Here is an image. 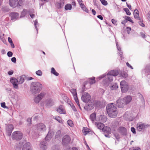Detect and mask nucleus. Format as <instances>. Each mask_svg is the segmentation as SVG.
Instances as JSON below:
<instances>
[{
    "instance_id": "nucleus-1",
    "label": "nucleus",
    "mask_w": 150,
    "mask_h": 150,
    "mask_svg": "<svg viewBox=\"0 0 150 150\" xmlns=\"http://www.w3.org/2000/svg\"><path fill=\"white\" fill-rule=\"evenodd\" d=\"M106 110L109 116L111 117H115L118 113L117 108L113 103L109 104L107 105Z\"/></svg>"
},
{
    "instance_id": "nucleus-2",
    "label": "nucleus",
    "mask_w": 150,
    "mask_h": 150,
    "mask_svg": "<svg viewBox=\"0 0 150 150\" xmlns=\"http://www.w3.org/2000/svg\"><path fill=\"white\" fill-rule=\"evenodd\" d=\"M42 85L39 82H32L31 84V91L33 93H37L40 92L42 88Z\"/></svg>"
},
{
    "instance_id": "nucleus-3",
    "label": "nucleus",
    "mask_w": 150,
    "mask_h": 150,
    "mask_svg": "<svg viewBox=\"0 0 150 150\" xmlns=\"http://www.w3.org/2000/svg\"><path fill=\"white\" fill-rule=\"evenodd\" d=\"M34 127L38 133H42L45 131L46 129V126L42 123H40L35 125Z\"/></svg>"
},
{
    "instance_id": "nucleus-4",
    "label": "nucleus",
    "mask_w": 150,
    "mask_h": 150,
    "mask_svg": "<svg viewBox=\"0 0 150 150\" xmlns=\"http://www.w3.org/2000/svg\"><path fill=\"white\" fill-rule=\"evenodd\" d=\"M23 136V134L20 131H16L12 134L11 138L14 140L18 141L21 140Z\"/></svg>"
},
{
    "instance_id": "nucleus-5",
    "label": "nucleus",
    "mask_w": 150,
    "mask_h": 150,
    "mask_svg": "<svg viewBox=\"0 0 150 150\" xmlns=\"http://www.w3.org/2000/svg\"><path fill=\"white\" fill-rule=\"evenodd\" d=\"M120 88L122 93L127 92L128 90L129 86L128 83L125 81L123 80L120 82Z\"/></svg>"
},
{
    "instance_id": "nucleus-6",
    "label": "nucleus",
    "mask_w": 150,
    "mask_h": 150,
    "mask_svg": "<svg viewBox=\"0 0 150 150\" xmlns=\"http://www.w3.org/2000/svg\"><path fill=\"white\" fill-rule=\"evenodd\" d=\"M46 93L45 91H41L37 96H35L34 98V101L36 103H38L45 96Z\"/></svg>"
},
{
    "instance_id": "nucleus-7",
    "label": "nucleus",
    "mask_w": 150,
    "mask_h": 150,
    "mask_svg": "<svg viewBox=\"0 0 150 150\" xmlns=\"http://www.w3.org/2000/svg\"><path fill=\"white\" fill-rule=\"evenodd\" d=\"M149 126V125L144 123L139 122L137 124V129L139 131L145 129Z\"/></svg>"
},
{
    "instance_id": "nucleus-8",
    "label": "nucleus",
    "mask_w": 150,
    "mask_h": 150,
    "mask_svg": "<svg viewBox=\"0 0 150 150\" xmlns=\"http://www.w3.org/2000/svg\"><path fill=\"white\" fill-rule=\"evenodd\" d=\"M105 76H106V81L105 82L107 83L109 82H111L112 81V76L111 75H110L108 73L107 74H105L103 75H101L99 77V79H100L105 77Z\"/></svg>"
},
{
    "instance_id": "nucleus-9",
    "label": "nucleus",
    "mask_w": 150,
    "mask_h": 150,
    "mask_svg": "<svg viewBox=\"0 0 150 150\" xmlns=\"http://www.w3.org/2000/svg\"><path fill=\"white\" fill-rule=\"evenodd\" d=\"M91 98V97L89 94L86 92L83 94L81 97V100L85 103L88 102Z\"/></svg>"
},
{
    "instance_id": "nucleus-10",
    "label": "nucleus",
    "mask_w": 150,
    "mask_h": 150,
    "mask_svg": "<svg viewBox=\"0 0 150 150\" xmlns=\"http://www.w3.org/2000/svg\"><path fill=\"white\" fill-rule=\"evenodd\" d=\"M6 129L7 135L8 136H10L13 129V126L11 124L8 125L6 126Z\"/></svg>"
},
{
    "instance_id": "nucleus-11",
    "label": "nucleus",
    "mask_w": 150,
    "mask_h": 150,
    "mask_svg": "<svg viewBox=\"0 0 150 150\" xmlns=\"http://www.w3.org/2000/svg\"><path fill=\"white\" fill-rule=\"evenodd\" d=\"M118 132L123 136H126L127 134V131L126 128L120 127L117 129Z\"/></svg>"
},
{
    "instance_id": "nucleus-12",
    "label": "nucleus",
    "mask_w": 150,
    "mask_h": 150,
    "mask_svg": "<svg viewBox=\"0 0 150 150\" xmlns=\"http://www.w3.org/2000/svg\"><path fill=\"white\" fill-rule=\"evenodd\" d=\"M10 81L15 88H18V81L17 79L15 78H11Z\"/></svg>"
},
{
    "instance_id": "nucleus-13",
    "label": "nucleus",
    "mask_w": 150,
    "mask_h": 150,
    "mask_svg": "<svg viewBox=\"0 0 150 150\" xmlns=\"http://www.w3.org/2000/svg\"><path fill=\"white\" fill-rule=\"evenodd\" d=\"M71 140V138L68 135H66L62 139V144L64 145H66L69 143Z\"/></svg>"
},
{
    "instance_id": "nucleus-14",
    "label": "nucleus",
    "mask_w": 150,
    "mask_h": 150,
    "mask_svg": "<svg viewBox=\"0 0 150 150\" xmlns=\"http://www.w3.org/2000/svg\"><path fill=\"white\" fill-rule=\"evenodd\" d=\"M22 150H32L30 144L29 142H27L23 144L22 147Z\"/></svg>"
},
{
    "instance_id": "nucleus-15",
    "label": "nucleus",
    "mask_w": 150,
    "mask_h": 150,
    "mask_svg": "<svg viewBox=\"0 0 150 150\" xmlns=\"http://www.w3.org/2000/svg\"><path fill=\"white\" fill-rule=\"evenodd\" d=\"M19 14L16 12H12L10 14L11 20L14 21L16 20L19 17Z\"/></svg>"
},
{
    "instance_id": "nucleus-16",
    "label": "nucleus",
    "mask_w": 150,
    "mask_h": 150,
    "mask_svg": "<svg viewBox=\"0 0 150 150\" xmlns=\"http://www.w3.org/2000/svg\"><path fill=\"white\" fill-rule=\"evenodd\" d=\"M116 102L117 105L119 108H122L125 105L122 98H119L118 99Z\"/></svg>"
},
{
    "instance_id": "nucleus-17",
    "label": "nucleus",
    "mask_w": 150,
    "mask_h": 150,
    "mask_svg": "<svg viewBox=\"0 0 150 150\" xmlns=\"http://www.w3.org/2000/svg\"><path fill=\"white\" fill-rule=\"evenodd\" d=\"M125 105L130 103L132 100V97L130 96H127L122 99Z\"/></svg>"
},
{
    "instance_id": "nucleus-18",
    "label": "nucleus",
    "mask_w": 150,
    "mask_h": 150,
    "mask_svg": "<svg viewBox=\"0 0 150 150\" xmlns=\"http://www.w3.org/2000/svg\"><path fill=\"white\" fill-rule=\"evenodd\" d=\"M47 143L45 140L43 141L40 145V147L42 150H45L47 149Z\"/></svg>"
},
{
    "instance_id": "nucleus-19",
    "label": "nucleus",
    "mask_w": 150,
    "mask_h": 150,
    "mask_svg": "<svg viewBox=\"0 0 150 150\" xmlns=\"http://www.w3.org/2000/svg\"><path fill=\"white\" fill-rule=\"evenodd\" d=\"M93 108V104L92 102H90L89 103L85 106L84 107V109L87 110H90L92 109Z\"/></svg>"
},
{
    "instance_id": "nucleus-20",
    "label": "nucleus",
    "mask_w": 150,
    "mask_h": 150,
    "mask_svg": "<svg viewBox=\"0 0 150 150\" xmlns=\"http://www.w3.org/2000/svg\"><path fill=\"white\" fill-rule=\"evenodd\" d=\"M9 4L11 7L15 8L18 6V0H9Z\"/></svg>"
},
{
    "instance_id": "nucleus-21",
    "label": "nucleus",
    "mask_w": 150,
    "mask_h": 150,
    "mask_svg": "<svg viewBox=\"0 0 150 150\" xmlns=\"http://www.w3.org/2000/svg\"><path fill=\"white\" fill-rule=\"evenodd\" d=\"M57 111L60 114H65L66 113L64 107L62 105H60L57 107Z\"/></svg>"
},
{
    "instance_id": "nucleus-22",
    "label": "nucleus",
    "mask_w": 150,
    "mask_h": 150,
    "mask_svg": "<svg viewBox=\"0 0 150 150\" xmlns=\"http://www.w3.org/2000/svg\"><path fill=\"white\" fill-rule=\"evenodd\" d=\"M45 103L47 106L50 107L53 105L54 101L51 98H48L46 100Z\"/></svg>"
},
{
    "instance_id": "nucleus-23",
    "label": "nucleus",
    "mask_w": 150,
    "mask_h": 150,
    "mask_svg": "<svg viewBox=\"0 0 150 150\" xmlns=\"http://www.w3.org/2000/svg\"><path fill=\"white\" fill-rule=\"evenodd\" d=\"M54 134V133L52 131H50L45 138V140L48 141L52 138Z\"/></svg>"
},
{
    "instance_id": "nucleus-24",
    "label": "nucleus",
    "mask_w": 150,
    "mask_h": 150,
    "mask_svg": "<svg viewBox=\"0 0 150 150\" xmlns=\"http://www.w3.org/2000/svg\"><path fill=\"white\" fill-rule=\"evenodd\" d=\"M70 92L72 93L73 96V97L74 98V100L78 99L76 90V89H72L70 90Z\"/></svg>"
},
{
    "instance_id": "nucleus-25",
    "label": "nucleus",
    "mask_w": 150,
    "mask_h": 150,
    "mask_svg": "<svg viewBox=\"0 0 150 150\" xmlns=\"http://www.w3.org/2000/svg\"><path fill=\"white\" fill-rule=\"evenodd\" d=\"M119 73V71L117 70H112L109 71L108 73L112 76H117Z\"/></svg>"
},
{
    "instance_id": "nucleus-26",
    "label": "nucleus",
    "mask_w": 150,
    "mask_h": 150,
    "mask_svg": "<svg viewBox=\"0 0 150 150\" xmlns=\"http://www.w3.org/2000/svg\"><path fill=\"white\" fill-rule=\"evenodd\" d=\"M134 16L135 19L141 21V18L139 17V13L137 9H135L134 11Z\"/></svg>"
},
{
    "instance_id": "nucleus-27",
    "label": "nucleus",
    "mask_w": 150,
    "mask_h": 150,
    "mask_svg": "<svg viewBox=\"0 0 150 150\" xmlns=\"http://www.w3.org/2000/svg\"><path fill=\"white\" fill-rule=\"evenodd\" d=\"M95 125H96L97 128L100 130H103L104 128V125L101 123H95Z\"/></svg>"
},
{
    "instance_id": "nucleus-28",
    "label": "nucleus",
    "mask_w": 150,
    "mask_h": 150,
    "mask_svg": "<svg viewBox=\"0 0 150 150\" xmlns=\"http://www.w3.org/2000/svg\"><path fill=\"white\" fill-rule=\"evenodd\" d=\"M64 3L62 1H61L57 3L56 4V7L58 9L61 8L64 6Z\"/></svg>"
},
{
    "instance_id": "nucleus-29",
    "label": "nucleus",
    "mask_w": 150,
    "mask_h": 150,
    "mask_svg": "<svg viewBox=\"0 0 150 150\" xmlns=\"http://www.w3.org/2000/svg\"><path fill=\"white\" fill-rule=\"evenodd\" d=\"M125 120L127 121H131L132 120V119L131 118V116L129 115L128 113L126 112L124 115Z\"/></svg>"
},
{
    "instance_id": "nucleus-30",
    "label": "nucleus",
    "mask_w": 150,
    "mask_h": 150,
    "mask_svg": "<svg viewBox=\"0 0 150 150\" xmlns=\"http://www.w3.org/2000/svg\"><path fill=\"white\" fill-rule=\"evenodd\" d=\"M116 44L117 46V49L119 51V54L120 55V58H122V51L121 50V48L118 45V42H116Z\"/></svg>"
},
{
    "instance_id": "nucleus-31",
    "label": "nucleus",
    "mask_w": 150,
    "mask_h": 150,
    "mask_svg": "<svg viewBox=\"0 0 150 150\" xmlns=\"http://www.w3.org/2000/svg\"><path fill=\"white\" fill-rule=\"evenodd\" d=\"M102 131L105 134L107 133L109 134L110 133V129L109 127H106L103 128L102 130Z\"/></svg>"
},
{
    "instance_id": "nucleus-32",
    "label": "nucleus",
    "mask_w": 150,
    "mask_h": 150,
    "mask_svg": "<svg viewBox=\"0 0 150 150\" xmlns=\"http://www.w3.org/2000/svg\"><path fill=\"white\" fill-rule=\"evenodd\" d=\"M53 118L57 121L59 123L62 124L63 123L62 118L59 116H55L53 117Z\"/></svg>"
},
{
    "instance_id": "nucleus-33",
    "label": "nucleus",
    "mask_w": 150,
    "mask_h": 150,
    "mask_svg": "<svg viewBox=\"0 0 150 150\" xmlns=\"http://www.w3.org/2000/svg\"><path fill=\"white\" fill-rule=\"evenodd\" d=\"M82 132L83 134L86 135L89 133L90 132L89 129L86 127H84Z\"/></svg>"
},
{
    "instance_id": "nucleus-34",
    "label": "nucleus",
    "mask_w": 150,
    "mask_h": 150,
    "mask_svg": "<svg viewBox=\"0 0 150 150\" xmlns=\"http://www.w3.org/2000/svg\"><path fill=\"white\" fill-rule=\"evenodd\" d=\"M30 11L24 9L21 13V17H23L25 16L27 13H29Z\"/></svg>"
},
{
    "instance_id": "nucleus-35",
    "label": "nucleus",
    "mask_w": 150,
    "mask_h": 150,
    "mask_svg": "<svg viewBox=\"0 0 150 150\" xmlns=\"http://www.w3.org/2000/svg\"><path fill=\"white\" fill-rule=\"evenodd\" d=\"M96 115L95 113H93L91 115L90 118L92 122H93L96 119Z\"/></svg>"
},
{
    "instance_id": "nucleus-36",
    "label": "nucleus",
    "mask_w": 150,
    "mask_h": 150,
    "mask_svg": "<svg viewBox=\"0 0 150 150\" xmlns=\"http://www.w3.org/2000/svg\"><path fill=\"white\" fill-rule=\"evenodd\" d=\"M24 78V76H22L20 78H18V80H19L18 83H19V84H22L24 82L25 80Z\"/></svg>"
},
{
    "instance_id": "nucleus-37",
    "label": "nucleus",
    "mask_w": 150,
    "mask_h": 150,
    "mask_svg": "<svg viewBox=\"0 0 150 150\" xmlns=\"http://www.w3.org/2000/svg\"><path fill=\"white\" fill-rule=\"evenodd\" d=\"M82 9L86 12V13H88V10L87 8L83 4H81V5H80Z\"/></svg>"
},
{
    "instance_id": "nucleus-38",
    "label": "nucleus",
    "mask_w": 150,
    "mask_h": 150,
    "mask_svg": "<svg viewBox=\"0 0 150 150\" xmlns=\"http://www.w3.org/2000/svg\"><path fill=\"white\" fill-rule=\"evenodd\" d=\"M51 73L57 76L59 75L58 73L56 71L55 69L53 67H52L51 68Z\"/></svg>"
},
{
    "instance_id": "nucleus-39",
    "label": "nucleus",
    "mask_w": 150,
    "mask_h": 150,
    "mask_svg": "<svg viewBox=\"0 0 150 150\" xmlns=\"http://www.w3.org/2000/svg\"><path fill=\"white\" fill-rule=\"evenodd\" d=\"M71 5L70 4H67L65 6V10H70L72 8Z\"/></svg>"
},
{
    "instance_id": "nucleus-40",
    "label": "nucleus",
    "mask_w": 150,
    "mask_h": 150,
    "mask_svg": "<svg viewBox=\"0 0 150 150\" xmlns=\"http://www.w3.org/2000/svg\"><path fill=\"white\" fill-rule=\"evenodd\" d=\"M89 79V83L90 84H92L95 83L96 82L95 77L90 78Z\"/></svg>"
},
{
    "instance_id": "nucleus-41",
    "label": "nucleus",
    "mask_w": 150,
    "mask_h": 150,
    "mask_svg": "<svg viewBox=\"0 0 150 150\" xmlns=\"http://www.w3.org/2000/svg\"><path fill=\"white\" fill-rule=\"evenodd\" d=\"M34 24L35 26V28L38 32V29L37 28V26H38L39 25V23L38 22V21L37 20H36L34 22Z\"/></svg>"
},
{
    "instance_id": "nucleus-42",
    "label": "nucleus",
    "mask_w": 150,
    "mask_h": 150,
    "mask_svg": "<svg viewBox=\"0 0 150 150\" xmlns=\"http://www.w3.org/2000/svg\"><path fill=\"white\" fill-rule=\"evenodd\" d=\"M67 123L68 125L71 127H72L73 126V122L70 120H69L67 121Z\"/></svg>"
},
{
    "instance_id": "nucleus-43",
    "label": "nucleus",
    "mask_w": 150,
    "mask_h": 150,
    "mask_svg": "<svg viewBox=\"0 0 150 150\" xmlns=\"http://www.w3.org/2000/svg\"><path fill=\"white\" fill-rule=\"evenodd\" d=\"M124 11L126 12L127 15H131L130 12L127 8H124Z\"/></svg>"
},
{
    "instance_id": "nucleus-44",
    "label": "nucleus",
    "mask_w": 150,
    "mask_h": 150,
    "mask_svg": "<svg viewBox=\"0 0 150 150\" xmlns=\"http://www.w3.org/2000/svg\"><path fill=\"white\" fill-rule=\"evenodd\" d=\"M129 150H141V149L138 147H132L130 148Z\"/></svg>"
},
{
    "instance_id": "nucleus-45",
    "label": "nucleus",
    "mask_w": 150,
    "mask_h": 150,
    "mask_svg": "<svg viewBox=\"0 0 150 150\" xmlns=\"http://www.w3.org/2000/svg\"><path fill=\"white\" fill-rule=\"evenodd\" d=\"M36 74L38 76H41L42 75V73L41 71L39 70L36 71L35 72Z\"/></svg>"
},
{
    "instance_id": "nucleus-46",
    "label": "nucleus",
    "mask_w": 150,
    "mask_h": 150,
    "mask_svg": "<svg viewBox=\"0 0 150 150\" xmlns=\"http://www.w3.org/2000/svg\"><path fill=\"white\" fill-rule=\"evenodd\" d=\"M118 88V86L117 85V84L116 83H115V84H113V85H112L111 86V89L112 90V89H116V88Z\"/></svg>"
},
{
    "instance_id": "nucleus-47",
    "label": "nucleus",
    "mask_w": 150,
    "mask_h": 150,
    "mask_svg": "<svg viewBox=\"0 0 150 150\" xmlns=\"http://www.w3.org/2000/svg\"><path fill=\"white\" fill-rule=\"evenodd\" d=\"M125 19L126 21H128L132 23H134L133 21L130 18L129 16H126Z\"/></svg>"
},
{
    "instance_id": "nucleus-48",
    "label": "nucleus",
    "mask_w": 150,
    "mask_h": 150,
    "mask_svg": "<svg viewBox=\"0 0 150 150\" xmlns=\"http://www.w3.org/2000/svg\"><path fill=\"white\" fill-rule=\"evenodd\" d=\"M102 4L104 6H106L108 4L107 2L105 0H100Z\"/></svg>"
},
{
    "instance_id": "nucleus-49",
    "label": "nucleus",
    "mask_w": 150,
    "mask_h": 150,
    "mask_svg": "<svg viewBox=\"0 0 150 150\" xmlns=\"http://www.w3.org/2000/svg\"><path fill=\"white\" fill-rule=\"evenodd\" d=\"M70 106L72 108V109L74 112H76L77 110L75 108V106L72 104H70Z\"/></svg>"
},
{
    "instance_id": "nucleus-50",
    "label": "nucleus",
    "mask_w": 150,
    "mask_h": 150,
    "mask_svg": "<svg viewBox=\"0 0 150 150\" xmlns=\"http://www.w3.org/2000/svg\"><path fill=\"white\" fill-rule=\"evenodd\" d=\"M75 102H76V103H77L78 106H79V109L81 110V108L80 107V104H79V100L78 99H76V100H75Z\"/></svg>"
},
{
    "instance_id": "nucleus-51",
    "label": "nucleus",
    "mask_w": 150,
    "mask_h": 150,
    "mask_svg": "<svg viewBox=\"0 0 150 150\" xmlns=\"http://www.w3.org/2000/svg\"><path fill=\"white\" fill-rule=\"evenodd\" d=\"M131 130L132 131V132L134 134H136L135 129L134 127H132L131 128Z\"/></svg>"
},
{
    "instance_id": "nucleus-52",
    "label": "nucleus",
    "mask_w": 150,
    "mask_h": 150,
    "mask_svg": "<svg viewBox=\"0 0 150 150\" xmlns=\"http://www.w3.org/2000/svg\"><path fill=\"white\" fill-rule=\"evenodd\" d=\"M13 55V53L12 52L9 51L7 53V55L9 57H11Z\"/></svg>"
},
{
    "instance_id": "nucleus-53",
    "label": "nucleus",
    "mask_w": 150,
    "mask_h": 150,
    "mask_svg": "<svg viewBox=\"0 0 150 150\" xmlns=\"http://www.w3.org/2000/svg\"><path fill=\"white\" fill-rule=\"evenodd\" d=\"M122 75L123 77L124 78H126L128 76V75L126 73H122Z\"/></svg>"
},
{
    "instance_id": "nucleus-54",
    "label": "nucleus",
    "mask_w": 150,
    "mask_h": 150,
    "mask_svg": "<svg viewBox=\"0 0 150 150\" xmlns=\"http://www.w3.org/2000/svg\"><path fill=\"white\" fill-rule=\"evenodd\" d=\"M23 2V0H19L18 1V5L19 6H21Z\"/></svg>"
},
{
    "instance_id": "nucleus-55",
    "label": "nucleus",
    "mask_w": 150,
    "mask_h": 150,
    "mask_svg": "<svg viewBox=\"0 0 150 150\" xmlns=\"http://www.w3.org/2000/svg\"><path fill=\"white\" fill-rule=\"evenodd\" d=\"M139 25L142 27H144L145 26L144 24L141 21V20L139 22Z\"/></svg>"
},
{
    "instance_id": "nucleus-56",
    "label": "nucleus",
    "mask_w": 150,
    "mask_h": 150,
    "mask_svg": "<svg viewBox=\"0 0 150 150\" xmlns=\"http://www.w3.org/2000/svg\"><path fill=\"white\" fill-rule=\"evenodd\" d=\"M1 105L2 107L4 108H6V107L5 105V103L4 102L1 103Z\"/></svg>"
},
{
    "instance_id": "nucleus-57",
    "label": "nucleus",
    "mask_w": 150,
    "mask_h": 150,
    "mask_svg": "<svg viewBox=\"0 0 150 150\" xmlns=\"http://www.w3.org/2000/svg\"><path fill=\"white\" fill-rule=\"evenodd\" d=\"M115 137L118 140L120 138V137L119 135L116 134H114Z\"/></svg>"
},
{
    "instance_id": "nucleus-58",
    "label": "nucleus",
    "mask_w": 150,
    "mask_h": 150,
    "mask_svg": "<svg viewBox=\"0 0 150 150\" xmlns=\"http://www.w3.org/2000/svg\"><path fill=\"white\" fill-rule=\"evenodd\" d=\"M11 60L12 62L16 63V59L15 57H13L11 58Z\"/></svg>"
},
{
    "instance_id": "nucleus-59",
    "label": "nucleus",
    "mask_w": 150,
    "mask_h": 150,
    "mask_svg": "<svg viewBox=\"0 0 150 150\" xmlns=\"http://www.w3.org/2000/svg\"><path fill=\"white\" fill-rule=\"evenodd\" d=\"M145 70L146 72L147 71V72H149L150 71L149 66L148 67L146 66L145 68Z\"/></svg>"
},
{
    "instance_id": "nucleus-60",
    "label": "nucleus",
    "mask_w": 150,
    "mask_h": 150,
    "mask_svg": "<svg viewBox=\"0 0 150 150\" xmlns=\"http://www.w3.org/2000/svg\"><path fill=\"white\" fill-rule=\"evenodd\" d=\"M13 70L10 71L8 72V74L9 75H11L13 74Z\"/></svg>"
},
{
    "instance_id": "nucleus-61",
    "label": "nucleus",
    "mask_w": 150,
    "mask_h": 150,
    "mask_svg": "<svg viewBox=\"0 0 150 150\" xmlns=\"http://www.w3.org/2000/svg\"><path fill=\"white\" fill-rule=\"evenodd\" d=\"M139 96L140 97V98L141 99V100L142 101L144 100V99L143 98V96L140 93H138Z\"/></svg>"
},
{
    "instance_id": "nucleus-62",
    "label": "nucleus",
    "mask_w": 150,
    "mask_h": 150,
    "mask_svg": "<svg viewBox=\"0 0 150 150\" xmlns=\"http://www.w3.org/2000/svg\"><path fill=\"white\" fill-rule=\"evenodd\" d=\"M127 33L129 34V32L131 30V28L130 27H127Z\"/></svg>"
},
{
    "instance_id": "nucleus-63",
    "label": "nucleus",
    "mask_w": 150,
    "mask_h": 150,
    "mask_svg": "<svg viewBox=\"0 0 150 150\" xmlns=\"http://www.w3.org/2000/svg\"><path fill=\"white\" fill-rule=\"evenodd\" d=\"M140 34L142 38H144L145 37L146 35L143 32H141Z\"/></svg>"
},
{
    "instance_id": "nucleus-64",
    "label": "nucleus",
    "mask_w": 150,
    "mask_h": 150,
    "mask_svg": "<svg viewBox=\"0 0 150 150\" xmlns=\"http://www.w3.org/2000/svg\"><path fill=\"white\" fill-rule=\"evenodd\" d=\"M97 17L100 19L101 20H103V17L101 15H99L97 16Z\"/></svg>"
}]
</instances>
